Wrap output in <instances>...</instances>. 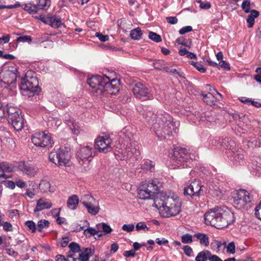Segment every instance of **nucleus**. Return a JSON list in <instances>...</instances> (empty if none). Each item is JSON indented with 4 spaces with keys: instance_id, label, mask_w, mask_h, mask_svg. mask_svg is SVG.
Here are the masks:
<instances>
[{
    "instance_id": "5fc2aeb1",
    "label": "nucleus",
    "mask_w": 261,
    "mask_h": 261,
    "mask_svg": "<svg viewBox=\"0 0 261 261\" xmlns=\"http://www.w3.org/2000/svg\"><path fill=\"white\" fill-rule=\"evenodd\" d=\"M184 252L185 254L188 256H193L192 253H193V250L192 248L188 245L185 246L183 248Z\"/></svg>"
},
{
    "instance_id": "473e14b6",
    "label": "nucleus",
    "mask_w": 261,
    "mask_h": 261,
    "mask_svg": "<svg viewBox=\"0 0 261 261\" xmlns=\"http://www.w3.org/2000/svg\"><path fill=\"white\" fill-rule=\"evenodd\" d=\"M244 159V151L242 150H238L234 153L233 162L235 164L240 163Z\"/></svg>"
},
{
    "instance_id": "e433bc0d",
    "label": "nucleus",
    "mask_w": 261,
    "mask_h": 261,
    "mask_svg": "<svg viewBox=\"0 0 261 261\" xmlns=\"http://www.w3.org/2000/svg\"><path fill=\"white\" fill-rule=\"evenodd\" d=\"M142 168L143 169L152 171L154 169V164L151 161L146 160L144 162Z\"/></svg>"
},
{
    "instance_id": "39448f33",
    "label": "nucleus",
    "mask_w": 261,
    "mask_h": 261,
    "mask_svg": "<svg viewBox=\"0 0 261 261\" xmlns=\"http://www.w3.org/2000/svg\"><path fill=\"white\" fill-rule=\"evenodd\" d=\"M191 154L186 148L178 147L173 150L171 162L174 168L190 167L191 165Z\"/></svg>"
},
{
    "instance_id": "0eeeda50",
    "label": "nucleus",
    "mask_w": 261,
    "mask_h": 261,
    "mask_svg": "<svg viewBox=\"0 0 261 261\" xmlns=\"http://www.w3.org/2000/svg\"><path fill=\"white\" fill-rule=\"evenodd\" d=\"M38 84V81L36 77L26 75L21 79L19 88L23 94H25V92H29L33 95L38 94L40 91Z\"/></svg>"
},
{
    "instance_id": "f8f14e48",
    "label": "nucleus",
    "mask_w": 261,
    "mask_h": 261,
    "mask_svg": "<svg viewBox=\"0 0 261 261\" xmlns=\"http://www.w3.org/2000/svg\"><path fill=\"white\" fill-rule=\"evenodd\" d=\"M132 91L134 96L138 99L149 98L150 97L148 88L140 83H137L133 85Z\"/></svg>"
},
{
    "instance_id": "e2e57ef3",
    "label": "nucleus",
    "mask_w": 261,
    "mask_h": 261,
    "mask_svg": "<svg viewBox=\"0 0 261 261\" xmlns=\"http://www.w3.org/2000/svg\"><path fill=\"white\" fill-rule=\"evenodd\" d=\"M10 39V36L9 34H6L0 37V44L2 43H8Z\"/></svg>"
},
{
    "instance_id": "f03ea898",
    "label": "nucleus",
    "mask_w": 261,
    "mask_h": 261,
    "mask_svg": "<svg viewBox=\"0 0 261 261\" xmlns=\"http://www.w3.org/2000/svg\"><path fill=\"white\" fill-rule=\"evenodd\" d=\"M204 220L206 225H210L217 229H222L233 223L234 215L228 208H214L204 214Z\"/></svg>"
},
{
    "instance_id": "052dcab7",
    "label": "nucleus",
    "mask_w": 261,
    "mask_h": 261,
    "mask_svg": "<svg viewBox=\"0 0 261 261\" xmlns=\"http://www.w3.org/2000/svg\"><path fill=\"white\" fill-rule=\"evenodd\" d=\"M123 254L126 257H134L136 255V252H135V250L132 249V250H128V251H125L123 252Z\"/></svg>"
},
{
    "instance_id": "bf43d9fd",
    "label": "nucleus",
    "mask_w": 261,
    "mask_h": 261,
    "mask_svg": "<svg viewBox=\"0 0 261 261\" xmlns=\"http://www.w3.org/2000/svg\"><path fill=\"white\" fill-rule=\"evenodd\" d=\"M255 71L257 73V74L254 76V80L261 84V67L257 68Z\"/></svg>"
},
{
    "instance_id": "412c9836",
    "label": "nucleus",
    "mask_w": 261,
    "mask_h": 261,
    "mask_svg": "<svg viewBox=\"0 0 261 261\" xmlns=\"http://www.w3.org/2000/svg\"><path fill=\"white\" fill-rule=\"evenodd\" d=\"M79 203V199L76 195H73L69 197L67 204L68 207L72 210H75Z\"/></svg>"
},
{
    "instance_id": "c756f323",
    "label": "nucleus",
    "mask_w": 261,
    "mask_h": 261,
    "mask_svg": "<svg viewBox=\"0 0 261 261\" xmlns=\"http://www.w3.org/2000/svg\"><path fill=\"white\" fill-rule=\"evenodd\" d=\"M142 32L140 28H137L132 30L129 34L130 37L134 40H139L140 39Z\"/></svg>"
},
{
    "instance_id": "4be33fe9",
    "label": "nucleus",
    "mask_w": 261,
    "mask_h": 261,
    "mask_svg": "<svg viewBox=\"0 0 261 261\" xmlns=\"http://www.w3.org/2000/svg\"><path fill=\"white\" fill-rule=\"evenodd\" d=\"M259 16V12L256 10H251V13L248 15L247 18V23L248 24V27L251 28L253 27L254 24V19L257 18Z\"/></svg>"
},
{
    "instance_id": "680f3d73",
    "label": "nucleus",
    "mask_w": 261,
    "mask_h": 261,
    "mask_svg": "<svg viewBox=\"0 0 261 261\" xmlns=\"http://www.w3.org/2000/svg\"><path fill=\"white\" fill-rule=\"evenodd\" d=\"M122 229L123 230L127 232H130L134 230V225L133 224H124L122 226Z\"/></svg>"
},
{
    "instance_id": "69168bd1",
    "label": "nucleus",
    "mask_w": 261,
    "mask_h": 261,
    "mask_svg": "<svg viewBox=\"0 0 261 261\" xmlns=\"http://www.w3.org/2000/svg\"><path fill=\"white\" fill-rule=\"evenodd\" d=\"M166 20L169 23L172 24H175L178 21L177 18L176 17L173 16H169L166 17Z\"/></svg>"
},
{
    "instance_id": "b1692460",
    "label": "nucleus",
    "mask_w": 261,
    "mask_h": 261,
    "mask_svg": "<svg viewBox=\"0 0 261 261\" xmlns=\"http://www.w3.org/2000/svg\"><path fill=\"white\" fill-rule=\"evenodd\" d=\"M49 21L48 22L49 23L48 25L55 29H58L62 25L61 19L58 17L51 16Z\"/></svg>"
},
{
    "instance_id": "ea45409f",
    "label": "nucleus",
    "mask_w": 261,
    "mask_h": 261,
    "mask_svg": "<svg viewBox=\"0 0 261 261\" xmlns=\"http://www.w3.org/2000/svg\"><path fill=\"white\" fill-rule=\"evenodd\" d=\"M25 226L31 232L34 233L37 230V226L33 221H27L25 222Z\"/></svg>"
},
{
    "instance_id": "774afa93",
    "label": "nucleus",
    "mask_w": 261,
    "mask_h": 261,
    "mask_svg": "<svg viewBox=\"0 0 261 261\" xmlns=\"http://www.w3.org/2000/svg\"><path fill=\"white\" fill-rule=\"evenodd\" d=\"M209 261H222V260L216 255H212L211 253L208 257Z\"/></svg>"
},
{
    "instance_id": "4468645a",
    "label": "nucleus",
    "mask_w": 261,
    "mask_h": 261,
    "mask_svg": "<svg viewBox=\"0 0 261 261\" xmlns=\"http://www.w3.org/2000/svg\"><path fill=\"white\" fill-rule=\"evenodd\" d=\"M18 169L28 176H34L38 172V168L25 162H20L18 165Z\"/></svg>"
},
{
    "instance_id": "79ce46f5",
    "label": "nucleus",
    "mask_w": 261,
    "mask_h": 261,
    "mask_svg": "<svg viewBox=\"0 0 261 261\" xmlns=\"http://www.w3.org/2000/svg\"><path fill=\"white\" fill-rule=\"evenodd\" d=\"M1 171L3 172H11L13 171V168L9 163L7 162H1Z\"/></svg>"
},
{
    "instance_id": "7ed1b4c3",
    "label": "nucleus",
    "mask_w": 261,
    "mask_h": 261,
    "mask_svg": "<svg viewBox=\"0 0 261 261\" xmlns=\"http://www.w3.org/2000/svg\"><path fill=\"white\" fill-rule=\"evenodd\" d=\"M154 205L163 217L170 218L177 216L181 211V203L177 198L167 196L161 193L154 199Z\"/></svg>"
},
{
    "instance_id": "a211bd4d",
    "label": "nucleus",
    "mask_w": 261,
    "mask_h": 261,
    "mask_svg": "<svg viewBox=\"0 0 261 261\" xmlns=\"http://www.w3.org/2000/svg\"><path fill=\"white\" fill-rule=\"evenodd\" d=\"M52 203L49 200L40 198L37 201L36 206L34 211L36 213L45 209H49L52 207Z\"/></svg>"
},
{
    "instance_id": "864d4df0",
    "label": "nucleus",
    "mask_w": 261,
    "mask_h": 261,
    "mask_svg": "<svg viewBox=\"0 0 261 261\" xmlns=\"http://www.w3.org/2000/svg\"><path fill=\"white\" fill-rule=\"evenodd\" d=\"M95 36L102 42H106L109 40V36L108 35H103L101 33L97 32Z\"/></svg>"
},
{
    "instance_id": "393cba45",
    "label": "nucleus",
    "mask_w": 261,
    "mask_h": 261,
    "mask_svg": "<svg viewBox=\"0 0 261 261\" xmlns=\"http://www.w3.org/2000/svg\"><path fill=\"white\" fill-rule=\"evenodd\" d=\"M93 254L92 250L90 248H86L84 251L79 254V259L81 261H89V257Z\"/></svg>"
},
{
    "instance_id": "7c9ffc66",
    "label": "nucleus",
    "mask_w": 261,
    "mask_h": 261,
    "mask_svg": "<svg viewBox=\"0 0 261 261\" xmlns=\"http://www.w3.org/2000/svg\"><path fill=\"white\" fill-rule=\"evenodd\" d=\"M95 199L89 194H85L83 195L81 198V203L84 205H87L94 201Z\"/></svg>"
},
{
    "instance_id": "a18cd8bd",
    "label": "nucleus",
    "mask_w": 261,
    "mask_h": 261,
    "mask_svg": "<svg viewBox=\"0 0 261 261\" xmlns=\"http://www.w3.org/2000/svg\"><path fill=\"white\" fill-rule=\"evenodd\" d=\"M149 38L155 42H160L162 41L160 35L156 33L150 32L148 35Z\"/></svg>"
},
{
    "instance_id": "cd10ccee",
    "label": "nucleus",
    "mask_w": 261,
    "mask_h": 261,
    "mask_svg": "<svg viewBox=\"0 0 261 261\" xmlns=\"http://www.w3.org/2000/svg\"><path fill=\"white\" fill-rule=\"evenodd\" d=\"M211 255V252L208 250H204L200 252L195 258L196 261H206Z\"/></svg>"
},
{
    "instance_id": "f3484780",
    "label": "nucleus",
    "mask_w": 261,
    "mask_h": 261,
    "mask_svg": "<svg viewBox=\"0 0 261 261\" xmlns=\"http://www.w3.org/2000/svg\"><path fill=\"white\" fill-rule=\"evenodd\" d=\"M9 122L17 131L21 130L23 127V118L21 114H16L14 118L9 119Z\"/></svg>"
},
{
    "instance_id": "72a5a7b5",
    "label": "nucleus",
    "mask_w": 261,
    "mask_h": 261,
    "mask_svg": "<svg viewBox=\"0 0 261 261\" xmlns=\"http://www.w3.org/2000/svg\"><path fill=\"white\" fill-rule=\"evenodd\" d=\"M99 231L97 229V228H93L92 227H89L86 229L84 230V234L86 236H87L88 234H89V236L91 235L94 236L95 234H97V236L100 237L102 236L101 233H99Z\"/></svg>"
},
{
    "instance_id": "ddd939ff",
    "label": "nucleus",
    "mask_w": 261,
    "mask_h": 261,
    "mask_svg": "<svg viewBox=\"0 0 261 261\" xmlns=\"http://www.w3.org/2000/svg\"><path fill=\"white\" fill-rule=\"evenodd\" d=\"M111 143L112 140L110 138L100 136L95 141V148L99 152L107 153L112 150Z\"/></svg>"
},
{
    "instance_id": "2f4dec72",
    "label": "nucleus",
    "mask_w": 261,
    "mask_h": 261,
    "mask_svg": "<svg viewBox=\"0 0 261 261\" xmlns=\"http://www.w3.org/2000/svg\"><path fill=\"white\" fill-rule=\"evenodd\" d=\"M96 227L99 231L102 229L105 233H109L112 231V229L111 227L105 223L97 224Z\"/></svg>"
},
{
    "instance_id": "58836bf2",
    "label": "nucleus",
    "mask_w": 261,
    "mask_h": 261,
    "mask_svg": "<svg viewBox=\"0 0 261 261\" xmlns=\"http://www.w3.org/2000/svg\"><path fill=\"white\" fill-rule=\"evenodd\" d=\"M222 246H224L223 243L218 240L213 241L211 244V248L216 252H218L220 251Z\"/></svg>"
},
{
    "instance_id": "c03bdc74",
    "label": "nucleus",
    "mask_w": 261,
    "mask_h": 261,
    "mask_svg": "<svg viewBox=\"0 0 261 261\" xmlns=\"http://www.w3.org/2000/svg\"><path fill=\"white\" fill-rule=\"evenodd\" d=\"M176 42L188 48H190L192 45L191 41H186L183 37L178 38Z\"/></svg>"
},
{
    "instance_id": "9b49d317",
    "label": "nucleus",
    "mask_w": 261,
    "mask_h": 261,
    "mask_svg": "<svg viewBox=\"0 0 261 261\" xmlns=\"http://www.w3.org/2000/svg\"><path fill=\"white\" fill-rule=\"evenodd\" d=\"M202 188L200 181L195 179L188 186L184 188V194L193 198L203 194Z\"/></svg>"
},
{
    "instance_id": "dca6fc26",
    "label": "nucleus",
    "mask_w": 261,
    "mask_h": 261,
    "mask_svg": "<svg viewBox=\"0 0 261 261\" xmlns=\"http://www.w3.org/2000/svg\"><path fill=\"white\" fill-rule=\"evenodd\" d=\"M105 75H94L88 79L87 83L92 89V92L97 94V89H99L102 85Z\"/></svg>"
},
{
    "instance_id": "603ef678",
    "label": "nucleus",
    "mask_w": 261,
    "mask_h": 261,
    "mask_svg": "<svg viewBox=\"0 0 261 261\" xmlns=\"http://www.w3.org/2000/svg\"><path fill=\"white\" fill-rule=\"evenodd\" d=\"M136 228L137 231L144 230L145 231L149 230V228L147 227L146 225L144 222L138 223L136 226Z\"/></svg>"
},
{
    "instance_id": "338daca9",
    "label": "nucleus",
    "mask_w": 261,
    "mask_h": 261,
    "mask_svg": "<svg viewBox=\"0 0 261 261\" xmlns=\"http://www.w3.org/2000/svg\"><path fill=\"white\" fill-rule=\"evenodd\" d=\"M219 65L220 67H221L222 68H223L224 69H227V70L230 69L229 65L225 61H223V60L220 61L219 63Z\"/></svg>"
},
{
    "instance_id": "6e6552de",
    "label": "nucleus",
    "mask_w": 261,
    "mask_h": 261,
    "mask_svg": "<svg viewBox=\"0 0 261 261\" xmlns=\"http://www.w3.org/2000/svg\"><path fill=\"white\" fill-rule=\"evenodd\" d=\"M68 150L67 148H60L54 149L49 154V160L50 162L58 166H66L69 162Z\"/></svg>"
},
{
    "instance_id": "f704fd0d",
    "label": "nucleus",
    "mask_w": 261,
    "mask_h": 261,
    "mask_svg": "<svg viewBox=\"0 0 261 261\" xmlns=\"http://www.w3.org/2000/svg\"><path fill=\"white\" fill-rule=\"evenodd\" d=\"M49 222L46 220H40L38 222L37 226V230L39 232H42V230L44 228H47L49 226Z\"/></svg>"
},
{
    "instance_id": "de8ad7c7",
    "label": "nucleus",
    "mask_w": 261,
    "mask_h": 261,
    "mask_svg": "<svg viewBox=\"0 0 261 261\" xmlns=\"http://www.w3.org/2000/svg\"><path fill=\"white\" fill-rule=\"evenodd\" d=\"M69 247L72 252L76 253L81 251L80 245L75 242L71 243L69 245Z\"/></svg>"
},
{
    "instance_id": "37998d69",
    "label": "nucleus",
    "mask_w": 261,
    "mask_h": 261,
    "mask_svg": "<svg viewBox=\"0 0 261 261\" xmlns=\"http://www.w3.org/2000/svg\"><path fill=\"white\" fill-rule=\"evenodd\" d=\"M126 152H127V158H131L133 155H135L136 156H137L140 154L139 150L133 147L126 148Z\"/></svg>"
},
{
    "instance_id": "5701e85b",
    "label": "nucleus",
    "mask_w": 261,
    "mask_h": 261,
    "mask_svg": "<svg viewBox=\"0 0 261 261\" xmlns=\"http://www.w3.org/2000/svg\"><path fill=\"white\" fill-rule=\"evenodd\" d=\"M39 189L43 193H46L48 191L53 192L54 191V187H51L50 182L46 180H42L39 185Z\"/></svg>"
},
{
    "instance_id": "4c0bfd02",
    "label": "nucleus",
    "mask_w": 261,
    "mask_h": 261,
    "mask_svg": "<svg viewBox=\"0 0 261 261\" xmlns=\"http://www.w3.org/2000/svg\"><path fill=\"white\" fill-rule=\"evenodd\" d=\"M224 247L226 248V252L228 253L234 254L235 253L236 246L233 242H231L226 245L225 242H223Z\"/></svg>"
},
{
    "instance_id": "9d476101",
    "label": "nucleus",
    "mask_w": 261,
    "mask_h": 261,
    "mask_svg": "<svg viewBox=\"0 0 261 261\" xmlns=\"http://www.w3.org/2000/svg\"><path fill=\"white\" fill-rule=\"evenodd\" d=\"M31 139L35 145L41 147H50L53 143L51 137L45 132L36 133L32 136Z\"/></svg>"
},
{
    "instance_id": "09e8293b",
    "label": "nucleus",
    "mask_w": 261,
    "mask_h": 261,
    "mask_svg": "<svg viewBox=\"0 0 261 261\" xmlns=\"http://www.w3.org/2000/svg\"><path fill=\"white\" fill-rule=\"evenodd\" d=\"M152 65L155 69L159 70H165L166 68L164 67V62L162 60H158L153 62Z\"/></svg>"
},
{
    "instance_id": "0e129e2a",
    "label": "nucleus",
    "mask_w": 261,
    "mask_h": 261,
    "mask_svg": "<svg viewBox=\"0 0 261 261\" xmlns=\"http://www.w3.org/2000/svg\"><path fill=\"white\" fill-rule=\"evenodd\" d=\"M200 3V8L202 9H208L211 7V4L210 2L203 3L201 1L198 2Z\"/></svg>"
},
{
    "instance_id": "c85d7f7f",
    "label": "nucleus",
    "mask_w": 261,
    "mask_h": 261,
    "mask_svg": "<svg viewBox=\"0 0 261 261\" xmlns=\"http://www.w3.org/2000/svg\"><path fill=\"white\" fill-rule=\"evenodd\" d=\"M36 7H37L38 10H47L50 5V0H37Z\"/></svg>"
},
{
    "instance_id": "2eb2a0df",
    "label": "nucleus",
    "mask_w": 261,
    "mask_h": 261,
    "mask_svg": "<svg viewBox=\"0 0 261 261\" xmlns=\"http://www.w3.org/2000/svg\"><path fill=\"white\" fill-rule=\"evenodd\" d=\"M92 148L89 146L81 147L78 150L76 155L82 161L89 160L95 155V152L92 150Z\"/></svg>"
},
{
    "instance_id": "13d9d810",
    "label": "nucleus",
    "mask_w": 261,
    "mask_h": 261,
    "mask_svg": "<svg viewBox=\"0 0 261 261\" xmlns=\"http://www.w3.org/2000/svg\"><path fill=\"white\" fill-rule=\"evenodd\" d=\"M2 226L5 231H11L13 230L12 224L8 222H5Z\"/></svg>"
},
{
    "instance_id": "423d86ee",
    "label": "nucleus",
    "mask_w": 261,
    "mask_h": 261,
    "mask_svg": "<svg viewBox=\"0 0 261 261\" xmlns=\"http://www.w3.org/2000/svg\"><path fill=\"white\" fill-rule=\"evenodd\" d=\"M119 81L110 78L105 75L102 85L99 89H97V95H100L107 92L110 94H115L119 91Z\"/></svg>"
},
{
    "instance_id": "49530a36",
    "label": "nucleus",
    "mask_w": 261,
    "mask_h": 261,
    "mask_svg": "<svg viewBox=\"0 0 261 261\" xmlns=\"http://www.w3.org/2000/svg\"><path fill=\"white\" fill-rule=\"evenodd\" d=\"M192 236L189 233L182 235L181 237V242L185 244L191 243L193 241Z\"/></svg>"
},
{
    "instance_id": "a878e982",
    "label": "nucleus",
    "mask_w": 261,
    "mask_h": 261,
    "mask_svg": "<svg viewBox=\"0 0 261 261\" xmlns=\"http://www.w3.org/2000/svg\"><path fill=\"white\" fill-rule=\"evenodd\" d=\"M194 236L200 241V244L205 246L209 245L208 237L207 234L202 233H197Z\"/></svg>"
},
{
    "instance_id": "20e7f679",
    "label": "nucleus",
    "mask_w": 261,
    "mask_h": 261,
    "mask_svg": "<svg viewBox=\"0 0 261 261\" xmlns=\"http://www.w3.org/2000/svg\"><path fill=\"white\" fill-rule=\"evenodd\" d=\"M162 187V183L158 179H153L151 182H143L138 189V196L143 200L153 199L156 194L158 196L160 193L158 192Z\"/></svg>"
},
{
    "instance_id": "c9c22d12",
    "label": "nucleus",
    "mask_w": 261,
    "mask_h": 261,
    "mask_svg": "<svg viewBox=\"0 0 261 261\" xmlns=\"http://www.w3.org/2000/svg\"><path fill=\"white\" fill-rule=\"evenodd\" d=\"M84 206L87 208L88 213L93 215H96L99 211V207L94 206L92 202Z\"/></svg>"
},
{
    "instance_id": "a19ab883",
    "label": "nucleus",
    "mask_w": 261,
    "mask_h": 261,
    "mask_svg": "<svg viewBox=\"0 0 261 261\" xmlns=\"http://www.w3.org/2000/svg\"><path fill=\"white\" fill-rule=\"evenodd\" d=\"M241 8L242 10L246 13H251V10H250L251 8V3L248 0H245L243 2Z\"/></svg>"
},
{
    "instance_id": "f257e3e1",
    "label": "nucleus",
    "mask_w": 261,
    "mask_h": 261,
    "mask_svg": "<svg viewBox=\"0 0 261 261\" xmlns=\"http://www.w3.org/2000/svg\"><path fill=\"white\" fill-rule=\"evenodd\" d=\"M143 116L158 138H165L166 136L172 135L179 124L178 122L173 121V118L165 112L155 114L148 110L143 114Z\"/></svg>"
},
{
    "instance_id": "1a4fd4ad",
    "label": "nucleus",
    "mask_w": 261,
    "mask_h": 261,
    "mask_svg": "<svg viewBox=\"0 0 261 261\" xmlns=\"http://www.w3.org/2000/svg\"><path fill=\"white\" fill-rule=\"evenodd\" d=\"M252 198L248 191L241 189L233 197V205L237 209H244L251 202Z\"/></svg>"
},
{
    "instance_id": "6ab92c4d",
    "label": "nucleus",
    "mask_w": 261,
    "mask_h": 261,
    "mask_svg": "<svg viewBox=\"0 0 261 261\" xmlns=\"http://www.w3.org/2000/svg\"><path fill=\"white\" fill-rule=\"evenodd\" d=\"M7 112L8 115V119L14 118L16 114H21V110L18 108L14 107L12 103L7 105Z\"/></svg>"
},
{
    "instance_id": "aec40b11",
    "label": "nucleus",
    "mask_w": 261,
    "mask_h": 261,
    "mask_svg": "<svg viewBox=\"0 0 261 261\" xmlns=\"http://www.w3.org/2000/svg\"><path fill=\"white\" fill-rule=\"evenodd\" d=\"M201 95L204 102L207 105L211 106L216 105L217 98L212 93L209 92L206 94H202Z\"/></svg>"
},
{
    "instance_id": "3c124183",
    "label": "nucleus",
    "mask_w": 261,
    "mask_h": 261,
    "mask_svg": "<svg viewBox=\"0 0 261 261\" xmlns=\"http://www.w3.org/2000/svg\"><path fill=\"white\" fill-rule=\"evenodd\" d=\"M17 72V70L16 69L9 71L8 74L12 79V81L10 82V85H12L15 83L16 79L17 77V75L16 74Z\"/></svg>"
},
{
    "instance_id": "6e6d98bb",
    "label": "nucleus",
    "mask_w": 261,
    "mask_h": 261,
    "mask_svg": "<svg viewBox=\"0 0 261 261\" xmlns=\"http://www.w3.org/2000/svg\"><path fill=\"white\" fill-rule=\"evenodd\" d=\"M192 31V27L191 26H186L182 28L179 31V33L181 35H184L187 33L190 32Z\"/></svg>"
},
{
    "instance_id": "8fccbe9b",
    "label": "nucleus",
    "mask_w": 261,
    "mask_h": 261,
    "mask_svg": "<svg viewBox=\"0 0 261 261\" xmlns=\"http://www.w3.org/2000/svg\"><path fill=\"white\" fill-rule=\"evenodd\" d=\"M32 38L30 36H23L17 38L16 42H30L32 41Z\"/></svg>"
},
{
    "instance_id": "4d7b16f0",
    "label": "nucleus",
    "mask_w": 261,
    "mask_h": 261,
    "mask_svg": "<svg viewBox=\"0 0 261 261\" xmlns=\"http://www.w3.org/2000/svg\"><path fill=\"white\" fill-rule=\"evenodd\" d=\"M255 214L256 216L261 220V201L255 208Z\"/></svg>"
},
{
    "instance_id": "bb28decb",
    "label": "nucleus",
    "mask_w": 261,
    "mask_h": 261,
    "mask_svg": "<svg viewBox=\"0 0 261 261\" xmlns=\"http://www.w3.org/2000/svg\"><path fill=\"white\" fill-rule=\"evenodd\" d=\"M23 9L30 14H35L39 11L36 5L31 2L24 5Z\"/></svg>"
}]
</instances>
